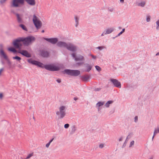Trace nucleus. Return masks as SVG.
I'll list each match as a JSON object with an SVG mask.
<instances>
[{
    "instance_id": "nucleus-36",
    "label": "nucleus",
    "mask_w": 159,
    "mask_h": 159,
    "mask_svg": "<svg viewBox=\"0 0 159 159\" xmlns=\"http://www.w3.org/2000/svg\"><path fill=\"white\" fill-rule=\"evenodd\" d=\"M134 140L132 141L130 143V144L129 145V147H131L133 145H134Z\"/></svg>"
},
{
    "instance_id": "nucleus-18",
    "label": "nucleus",
    "mask_w": 159,
    "mask_h": 159,
    "mask_svg": "<svg viewBox=\"0 0 159 159\" xmlns=\"http://www.w3.org/2000/svg\"><path fill=\"white\" fill-rule=\"evenodd\" d=\"M0 54L1 56L3 57L6 60L8 59V57L4 52L3 49H1L0 50Z\"/></svg>"
},
{
    "instance_id": "nucleus-28",
    "label": "nucleus",
    "mask_w": 159,
    "mask_h": 159,
    "mask_svg": "<svg viewBox=\"0 0 159 159\" xmlns=\"http://www.w3.org/2000/svg\"><path fill=\"white\" fill-rule=\"evenodd\" d=\"M95 67L96 70H98V72H100L101 70V68L99 66H95Z\"/></svg>"
},
{
    "instance_id": "nucleus-45",
    "label": "nucleus",
    "mask_w": 159,
    "mask_h": 159,
    "mask_svg": "<svg viewBox=\"0 0 159 159\" xmlns=\"http://www.w3.org/2000/svg\"><path fill=\"white\" fill-rule=\"evenodd\" d=\"M104 147V145L102 143H101V144H100L99 145V148H102Z\"/></svg>"
},
{
    "instance_id": "nucleus-26",
    "label": "nucleus",
    "mask_w": 159,
    "mask_h": 159,
    "mask_svg": "<svg viewBox=\"0 0 159 159\" xmlns=\"http://www.w3.org/2000/svg\"><path fill=\"white\" fill-rule=\"evenodd\" d=\"M145 4V2L144 1H143L140 3H138V6H140L141 7H144Z\"/></svg>"
},
{
    "instance_id": "nucleus-1",
    "label": "nucleus",
    "mask_w": 159,
    "mask_h": 159,
    "mask_svg": "<svg viewBox=\"0 0 159 159\" xmlns=\"http://www.w3.org/2000/svg\"><path fill=\"white\" fill-rule=\"evenodd\" d=\"M35 39V38L32 36H29L26 38L19 37L15 39L12 44L15 48L20 49L22 45L21 42H23L25 46H28Z\"/></svg>"
},
{
    "instance_id": "nucleus-9",
    "label": "nucleus",
    "mask_w": 159,
    "mask_h": 159,
    "mask_svg": "<svg viewBox=\"0 0 159 159\" xmlns=\"http://www.w3.org/2000/svg\"><path fill=\"white\" fill-rule=\"evenodd\" d=\"M69 51L75 52L77 51V47L71 43H69L66 48Z\"/></svg>"
},
{
    "instance_id": "nucleus-56",
    "label": "nucleus",
    "mask_w": 159,
    "mask_h": 159,
    "mask_svg": "<svg viewBox=\"0 0 159 159\" xmlns=\"http://www.w3.org/2000/svg\"><path fill=\"white\" fill-rule=\"evenodd\" d=\"M125 29L124 28L121 31V33H124L125 32Z\"/></svg>"
},
{
    "instance_id": "nucleus-6",
    "label": "nucleus",
    "mask_w": 159,
    "mask_h": 159,
    "mask_svg": "<svg viewBox=\"0 0 159 159\" xmlns=\"http://www.w3.org/2000/svg\"><path fill=\"white\" fill-rule=\"evenodd\" d=\"M28 62L32 65L36 66L42 68H45V65H44L43 63L37 61L33 60L32 58H30L28 60Z\"/></svg>"
},
{
    "instance_id": "nucleus-19",
    "label": "nucleus",
    "mask_w": 159,
    "mask_h": 159,
    "mask_svg": "<svg viewBox=\"0 0 159 159\" xmlns=\"http://www.w3.org/2000/svg\"><path fill=\"white\" fill-rule=\"evenodd\" d=\"M75 60L76 61H83L84 58L83 56L79 55L78 57L75 58Z\"/></svg>"
},
{
    "instance_id": "nucleus-7",
    "label": "nucleus",
    "mask_w": 159,
    "mask_h": 159,
    "mask_svg": "<svg viewBox=\"0 0 159 159\" xmlns=\"http://www.w3.org/2000/svg\"><path fill=\"white\" fill-rule=\"evenodd\" d=\"M28 62L32 65L36 66L42 68H45V65H44L43 63L37 61L33 60L32 58H30L28 60Z\"/></svg>"
},
{
    "instance_id": "nucleus-17",
    "label": "nucleus",
    "mask_w": 159,
    "mask_h": 159,
    "mask_svg": "<svg viewBox=\"0 0 159 159\" xmlns=\"http://www.w3.org/2000/svg\"><path fill=\"white\" fill-rule=\"evenodd\" d=\"M16 16L17 17V20L18 22L19 23H23V21L21 18L20 15L19 14H16Z\"/></svg>"
},
{
    "instance_id": "nucleus-24",
    "label": "nucleus",
    "mask_w": 159,
    "mask_h": 159,
    "mask_svg": "<svg viewBox=\"0 0 159 159\" xmlns=\"http://www.w3.org/2000/svg\"><path fill=\"white\" fill-rule=\"evenodd\" d=\"M8 49L9 51L12 52L14 53H15L16 52V50L13 48L12 47L9 48Z\"/></svg>"
},
{
    "instance_id": "nucleus-47",
    "label": "nucleus",
    "mask_w": 159,
    "mask_h": 159,
    "mask_svg": "<svg viewBox=\"0 0 159 159\" xmlns=\"http://www.w3.org/2000/svg\"><path fill=\"white\" fill-rule=\"evenodd\" d=\"M50 143L49 142H48V143L46 145V147H47V148H48L49 147L50 145Z\"/></svg>"
},
{
    "instance_id": "nucleus-15",
    "label": "nucleus",
    "mask_w": 159,
    "mask_h": 159,
    "mask_svg": "<svg viewBox=\"0 0 159 159\" xmlns=\"http://www.w3.org/2000/svg\"><path fill=\"white\" fill-rule=\"evenodd\" d=\"M84 65L85 66V68H86L85 71L87 72H89L91 70L93 67L92 66L90 65L88 63H85Z\"/></svg>"
},
{
    "instance_id": "nucleus-50",
    "label": "nucleus",
    "mask_w": 159,
    "mask_h": 159,
    "mask_svg": "<svg viewBox=\"0 0 159 159\" xmlns=\"http://www.w3.org/2000/svg\"><path fill=\"white\" fill-rule=\"evenodd\" d=\"M122 34V33H121V32H120V33H119L118 34V35L116 36L115 37H117L119 36H120L121 34Z\"/></svg>"
},
{
    "instance_id": "nucleus-29",
    "label": "nucleus",
    "mask_w": 159,
    "mask_h": 159,
    "mask_svg": "<svg viewBox=\"0 0 159 159\" xmlns=\"http://www.w3.org/2000/svg\"><path fill=\"white\" fill-rule=\"evenodd\" d=\"M159 133V128H157V129H155L154 132V134H155V135L157 133Z\"/></svg>"
},
{
    "instance_id": "nucleus-41",
    "label": "nucleus",
    "mask_w": 159,
    "mask_h": 159,
    "mask_svg": "<svg viewBox=\"0 0 159 159\" xmlns=\"http://www.w3.org/2000/svg\"><path fill=\"white\" fill-rule=\"evenodd\" d=\"M138 120V117L136 116L134 117V122L136 123L137 122Z\"/></svg>"
},
{
    "instance_id": "nucleus-32",
    "label": "nucleus",
    "mask_w": 159,
    "mask_h": 159,
    "mask_svg": "<svg viewBox=\"0 0 159 159\" xmlns=\"http://www.w3.org/2000/svg\"><path fill=\"white\" fill-rule=\"evenodd\" d=\"M33 155V153H31L30 154H29L26 157L25 159H27L30 158Z\"/></svg>"
},
{
    "instance_id": "nucleus-59",
    "label": "nucleus",
    "mask_w": 159,
    "mask_h": 159,
    "mask_svg": "<svg viewBox=\"0 0 159 159\" xmlns=\"http://www.w3.org/2000/svg\"><path fill=\"white\" fill-rule=\"evenodd\" d=\"M120 2L123 3L124 2V0H120Z\"/></svg>"
},
{
    "instance_id": "nucleus-53",
    "label": "nucleus",
    "mask_w": 159,
    "mask_h": 159,
    "mask_svg": "<svg viewBox=\"0 0 159 159\" xmlns=\"http://www.w3.org/2000/svg\"><path fill=\"white\" fill-rule=\"evenodd\" d=\"M106 34V31H104L103 32L102 34H101V36H103L105 34Z\"/></svg>"
},
{
    "instance_id": "nucleus-8",
    "label": "nucleus",
    "mask_w": 159,
    "mask_h": 159,
    "mask_svg": "<svg viewBox=\"0 0 159 159\" xmlns=\"http://www.w3.org/2000/svg\"><path fill=\"white\" fill-rule=\"evenodd\" d=\"M33 21L37 29H39L40 28L42 25V22L35 14L33 15Z\"/></svg>"
},
{
    "instance_id": "nucleus-37",
    "label": "nucleus",
    "mask_w": 159,
    "mask_h": 159,
    "mask_svg": "<svg viewBox=\"0 0 159 159\" xmlns=\"http://www.w3.org/2000/svg\"><path fill=\"white\" fill-rule=\"evenodd\" d=\"M150 16H147L146 20L147 22H149L150 21Z\"/></svg>"
},
{
    "instance_id": "nucleus-60",
    "label": "nucleus",
    "mask_w": 159,
    "mask_h": 159,
    "mask_svg": "<svg viewBox=\"0 0 159 159\" xmlns=\"http://www.w3.org/2000/svg\"><path fill=\"white\" fill-rule=\"evenodd\" d=\"M156 135L155 134H153V135L152 137V140H153V139H154V136H155V135Z\"/></svg>"
},
{
    "instance_id": "nucleus-16",
    "label": "nucleus",
    "mask_w": 159,
    "mask_h": 159,
    "mask_svg": "<svg viewBox=\"0 0 159 159\" xmlns=\"http://www.w3.org/2000/svg\"><path fill=\"white\" fill-rule=\"evenodd\" d=\"M81 80L84 81L88 82L90 78V76L88 75H85L81 76Z\"/></svg>"
},
{
    "instance_id": "nucleus-42",
    "label": "nucleus",
    "mask_w": 159,
    "mask_h": 159,
    "mask_svg": "<svg viewBox=\"0 0 159 159\" xmlns=\"http://www.w3.org/2000/svg\"><path fill=\"white\" fill-rule=\"evenodd\" d=\"M108 10L111 12H113L114 11V9L112 8H108Z\"/></svg>"
},
{
    "instance_id": "nucleus-63",
    "label": "nucleus",
    "mask_w": 159,
    "mask_h": 159,
    "mask_svg": "<svg viewBox=\"0 0 159 159\" xmlns=\"http://www.w3.org/2000/svg\"><path fill=\"white\" fill-rule=\"evenodd\" d=\"M21 66L20 65H19L18 66V67H20V68Z\"/></svg>"
},
{
    "instance_id": "nucleus-25",
    "label": "nucleus",
    "mask_w": 159,
    "mask_h": 159,
    "mask_svg": "<svg viewBox=\"0 0 159 159\" xmlns=\"http://www.w3.org/2000/svg\"><path fill=\"white\" fill-rule=\"evenodd\" d=\"M113 102V101H107L105 104V106L107 107H108L109 106L110 104L112 103Z\"/></svg>"
},
{
    "instance_id": "nucleus-4",
    "label": "nucleus",
    "mask_w": 159,
    "mask_h": 159,
    "mask_svg": "<svg viewBox=\"0 0 159 159\" xmlns=\"http://www.w3.org/2000/svg\"><path fill=\"white\" fill-rule=\"evenodd\" d=\"M45 69L49 71H55L60 70L61 67L59 66H56L53 64H51L45 65Z\"/></svg>"
},
{
    "instance_id": "nucleus-48",
    "label": "nucleus",
    "mask_w": 159,
    "mask_h": 159,
    "mask_svg": "<svg viewBox=\"0 0 159 159\" xmlns=\"http://www.w3.org/2000/svg\"><path fill=\"white\" fill-rule=\"evenodd\" d=\"M11 12L12 13H13L14 14H15L16 15V14H18L17 13H16L14 10H11Z\"/></svg>"
},
{
    "instance_id": "nucleus-22",
    "label": "nucleus",
    "mask_w": 159,
    "mask_h": 159,
    "mask_svg": "<svg viewBox=\"0 0 159 159\" xmlns=\"http://www.w3.org/2000/svg\"><path fill=\"white\" fill-rule=\"evenodd\" d=\"M19 26L20 27H21L23 30H24L25 31H28V30H27L26 27L25 26V25H24L23 24H21L19 25Z\"/></svg>"
},
{
    "instance_id": "nucleus-10",
    "label": "nucleus",
    "mask_w": 159,
    "mask_h": 159,
    "mask_svg": "<svg viewBox=\"0 0 159 159\" xmlns=\"http://www.w3.org/2000/svg\"><path fill=\"white\" fill-rule=\"evenodd\" d=\"M110 81L114 86L120 88L121 87L120 82L118 80L115 79H111Z\"/></svg>"
},
{
    "instance_id": "nucleus-12",
    "label": "nucleus",
    "mask_w": 159,
    "mask_h": 159,
    "mask_svg": "<svg viewBox=\"0 0 159 159\" xmlns=\"http://www.w3.org/2000/svg\"><path fill=\"white\" fill-rule=\"evenodd\" d=\"M42 38L52 44H55L57 43L58 41V38H47L43 37Z\"/></svg>"
},
{
    "instance_id": "nucleus-34",
    "label": "nucleus",
    "mask_w": 159,
    "mask_h": 159,
    "mask_svg": "<svg viewBox=\"0 0 159 159\" xmlns=\"http://www.w3.org/2000/svg\"><path fill=\"white\" fill-rule=\"evenodd\" d=\"M7 60V64L9 66V68H10L11 67V63L8 59Z\"/></svg>"
},
{
    "instance_id": "nucleus-31",
    "label": "nucleus",
    "mask_w": 159,
    "mask_h": 159,
    "mask_svg": "<svg viewBox=\"0 0 159 159\" xmlns=\"http://www.w3.org/2000/svg\"><path fill=\"white\" fill-rule=\"evenodd\" d=\"M83 63H84L83 62H77L76 63L75 65L76 66H79L82 65L83 64Z\"/></svg>"
},
{
    "instance_id": "nucleus-62",
    "label": "nucleus",
    "mask_w": 159,
    "mask_h": 159,
    "mask_svg": "<svg viewBox=\"0 0 159 159\" xmlns=\"http://www.w3.org/2000/svg\"><path fill=\"white\" fill-rule=\"evenodd\" d=\"M44 32V30H43L41 31V32L42 33H43Z\"/></svg>"
},
{
    "instance_id": "nucleus-3",
    "label": "nucleus",
    "mask_w": 159,
    "mask_h": 159,
    "mask_svg": "<svg viewBox=\"0 0 159 159\" xmlns=\"http://www.w3.org/2000/svg\"><path fill=\"white\" fill-rule=\"evenodd\" d=\"M64 74L73 76H77L80 74V71L78 70L65 69L64 70Z\"/></svg>"
},
{
    "instance_id": "nucleus-46",
    "label": "nucleus",
    "mask_w": 159,
    "mask_h": 159,
    "mask_svg": "<svg viewBox=\"0 0 159 159\" xmlns=\"http://www.w3.org/2000/svg\"><path fill=\"white\" fill-rule=\"evenodd\" d=\"M3 94L2 93H0V98L2 99L3 97Z\"/></svg>"
},
{
    "instance_id": "nucleus-58",
    "label": "nucleus",
    "mask_w": 159,
    "mask_h": 159,
    "mask_svg": "<svg viewBox=\"0 0 159 159\" xmlns=\"http://www.w3.org/2000/svg\"><path fill=\"white\" fill-rule=\"evenodd\" d=\"M122 137H121L119 139V141H120L122 140Z\"/></svg>"
},
{
    "instance_id": "nucleus-11",
    "label": "nucleus",
    "mask_w": 159,
    "mask_h": 159,
    "mask_svg": "<svg viewBox=\"0 0 159 159\" xmlns=\"http://www.w3.org/2000/svg\"><path fill=\"white\" fill-rule=\"evenodd\" d=\"M21 48L18 49L19 51L18 52L21 54L23 56L27 57H31V55L27 50H21Z\"/></svg>"
},
{
    "instance_id": "nucleus-23",
    "label": "nucleus",
    "mask_w": 159,
    "mask_h": 159,
    "mask_svg": "<svg viewBox=\"0 0 159 159\" xmlns=\"http://www.w3.org/2000/svg\"><path fill=\"white\" fill-rule=\"evenodd\" d=\"M113 31V29L112 28H108L107 30L106 34H109L111 33Z\"/></svg>"
},
{
    "instance_id": "nucleus-44",
    "label": "nucleus",
    "mask_w": 159,
    "mask_h": 159,
    "mask_svg": "<svg viewBox=\"0 0 159 159\" xmlns=\"http://www.w3.org/2000/svg\"><path fill=\"white\" fill-rule=\"evenodd\" d=\"M101 89V88H95L94 90L95 91H100V90Z\"/></svg>"
},
{
    "instance_id": "nucleus-13",
    "label": "nucleus",
    "mask_w": 159,
    "mask_h": 159,
    "mask_svg": "<svg viewBox=\"0 0 159 159\" xmlns=\"http://www.w3.org/2000/svg\"><path fill=\"white\" fill-rule=\"evenodd\" d=\"M39 54L41 56L43 57H48L50 54L49 52L44 50H41L39 51Z\"/></svg>"
},
{
    "instance_id": "nucleus-30",
    "label": "nucleus",
    "mask_w": 159,
    "mask_h": 159,
    "mask_svg": "<svg viewBox=\"0 0 159 159\" xmlns=\"http://www.w3.org/2000/svg\"><path fill=\"white\" fill-rule=\"evenodd\" d=\"M76 130V128L75 126V125L73 126L72 127V132L73 133H74Z\"/></svg>"
},
{
    "instance_id": "nucleus-39",
    "label": "nucleus",
    "mask_w": 159,
    "mask_h": 159,
    "mask_svg": "<svg viewBox=\"0 0 159 159\" xmlns=\"http://www.w3.org/2000/svg\"><path fill=\"white\" fill-rule=\"evenodd\" d=\"M104 48V46H99L98 47L96 48L100 50H102V49L103 48Z\"/></svg>"
},
{
    "instance_id": "nucleus-20",
    "label": "nucleus",
    "mask_w": 159,
    "mask_h": 159,
    "mask_svg": "<svg viewBox=\"0 0 159 159\" xmlns=\"http://www.w3.org/2000/svg\"><path fill=\"white\" fill-rule=\"evenodd\" d=\"M75 21L76 23V24L75 25V26L76 27H77L79 24V19L77 16H75Z\"/></svg>"
},
{
    "instance_id": "nucleus-35",
    "label": "nucleus",
    "mask_w": 159,
    "mask_h": 159,
    "mask_svg": "<svg viewBox=\"0 0 159 159\" xmlns=\"http://www.w3.org/2000/svg\"><path fill=\"white\" fill-rule=\"evenodd\" d=\"M7 0H0V4L1 5L3 4V3H5Z\"/></svg>"
},
{
    "instance_id": "nucleus-54",
    "label": "nucleus",
    "mask_w": 159,
    "mask_h": 159,
    "mask_svg": "<svg viewBox=\"0 0 159 159\" xmlns=\"http://www.w3.org/2000/svg\"><path fill=\"white\" fill-rule=\"evenodd\" d=\"M91 56L93 59H95L96 58V56H94L93 55H91Z\"/></svg>"
},
{
    "instance_id": "nucleus-5",
    "label": "nucleus",
    "mask_w": 159,
    "mask_h": 159,
    "mask_svg": "<svg viewBox=\"0 0 159 159\" xmlns=\"http://www.w3.org/2000/svg\"><path fill=\"white\" fill-rule=\"evenodd\" d=\"M66 107L64 106H61L59 108V111H57L56 112V114L57 115L60 116H59V119H62L66 116Z\"/></svg>"
},
{
    "instance_id": "nucleus-2",
    "label": "nucleus",
    "mask_w": 159,
    "mask_h": 159,
    "mask_svg": "<svg viewBox=\"0 0 159 159\" xmlns=\"http://www.w3.org/2000/svg\"><path fill=\"white\" fill-rule=\"evenodd\" d=\"M25 1L29 5L33 6L35 4V0H12L11 7H18L24 5Z\"/></svg>"
},
{
    "instance_id": "nucleus-43",
    "label": "nucleus",
    "mask_w": 159,
    "mask_h": 159,
    "mask_svg": "<svg viewBox=\"0 0 159 159\" xmlns=\"http://www.w3.org/2000/svg\"><path fill=\"white\" fill-rule=\"evenodd\" d=\"M127 142L126 140L125 141V142L124 143L123 145L122 146V148H123L125 147L126 146V144Z\"/></svg>"
},
{
    "instance_id": "nucleus-33",
    "label": "nucleus",
    "mask_w": 159,
    "mask_h": 159,
    "mask_svg": "<svg viewBox=\"0 0 159 159\" xmlns=\"http://www.w3.org/2000/svg\"><path fill=\"white\" fill-rule=\"evenodd\" d=\"M156 23L157 25L156 29L158 30H159V20L156 21Z\"/></svg>"
},
{
    "instance_id": "nucleus-14",
    "label": "nucleus",
    "mask_w": 159,
    "mask_h": 159,
    "mask_svg": "<svg viewBox=\"0 0 159 159\" xmlns=\"http://www.w3.org/2000/svg\"><path fill=\"white\" fill-rule=\"evenodd\" d=\"M68 44L65 42L59 41L57 43V45L60 47H64L66 48Z\"/></svg>"
},
{
    "instance_id": "nucleus-52",
    "label": "nucleus",
    "mask_w": 159,
    "mask_h": 159,
    "mask_svg": "<svg viewBox=\"0 0 159 159\" xmlns=\"http://www.w3.org/2000/svg\"><path fill=\"white\" fill-rule=\"evenodd\" d=\"M54 138H53L52 139H51L50 141H49V142L50 143L52 142V141L54 140Z\"/></svg>"
},
{
    "instance_id": "nucleus-21",
    "label": "nucleus",
    "mask_w": 159,
    "mask_h": 159,
    "mask_svg": "<svg viewBox=\"0 0 159 159\" xmlns=\"http://www.w3.org/2000/svg\"><path fill=\"white\" fill-rule=\"evenodd\" d=\"M104 103V102H98L96 104V106L98 107V109H99V107L102 106Z\"/></svg>"
},
{
    "instance_id": "nucleus-40",
    "label": "nucleus",
    "mask_w": 159,
    "mask_h": 159,
    "mask_svg": "<svg viewBox=\"0 0 159 159\" xmlns=\"http://www.w3.org/2000/svg\"><path fill=\"white\" fill-rule=\"evenodd\" d=\"M71 56H72V57L74 58L75 59V57H76V55H75V53H72L71 54Z\"/></svg>"
},
{
    "instance_id": "nucleus-38",
    "label": "nucleus",
    "mask_w": 159,
    "mask_h": 159,
    "mask_svg": "<svg viewBox=\"0 0 159 159\" xmlns=\"http://www.w3.org/2000/svg\"><path fill=\"white\" fill-rule=\"evenodd\" d=\"M69 126V125L68 124H66L64 125V128L65 129H67Z\"/></svg>"
},
{
    "instance_id": "nucleus-57",
    "label": "nucleus",
    "mask_w": 159,
    "mask_h": 159,
    "mask_svg": "<svg viewBox=\"0 0 159 159\" xmlns=\"http://www.w3.org/2000/svg\"><path fill=\"white\" fill-rule=\"evenodd\" d=\"M74 99L75 100V101H76L78 99V98H77V97H75L74 98Z\"/></svg>"
},
{
    "instance_id": "nucleus-27",
    "label": "nucleus",
    "mask_w": 159,
    "mask_h": 159,
    "mask_svg": "<svg viewBox=\"0 0 159 159\" xmlns=\"http://www.w3.org/2000/svg\"><path fill=\"white\" fill-rule=\"evenodd\" d=\"M13 58L14 59L17 60L18 61H20L21 59V57L17 56H16L15 57H13Z\"/></svg>"
},
{
    "instance_id": "nucleus-61",
    "label": "nucleus",
    "mask_w": 159,
    "mask_h": 159,
    "mask_svg": "<svg viewBox=\"0 0 159 159\" xmlns=\"http://www.w3.org/2000/svg\"><path fill=\"white\" fill-rule=\"evenodd\" d=\"M159 55V52H157L156 54V56H158Z\"/></svg>"
},
{
    "instance_id": "nucleus-49",
    "label": "nucleus",
    "mask_w": 159,
    "mask_h": 159,
    "mask_svg": "<svg viewBox=\"0 0 159 159\" xmlns=\"http://www.w3.org/2000/svg\"><path fill=\"white\" fill-rule=\"evenodd\" d=\"M56 81L58 83H60L61 82V80L60 79H57L56 80Z\"/></svg>"
},
{
    "instance_id": "nucleus-64",
    "label": "nucleus",
    "mask_w": 159,
    "mask_h": 159,
    "mask_svg": "<svg viewBox=\"0 0 159 159\" xmlns=\"http://www.w3.org/2000/svg\"><path fill=\"white\" fill-rule=\"evenodd\" d=\"M129 135H128V136H127V137L126 138V141L127 140V139H128V137H129Z\"/></svg>"
},
{
    "instance_id": "nucleus-51",
    "label": "nucleus",
    "mask_w": 159,
    "mask_h": 159,
    "mask_svg": "<svg viewBox=\"0 0 159 159\" xmlns=\"http://www.w3.org/2000/svg\"><path fill=\"white\" fill-rule=\"evenodd\" d=\"M4 68H2L1 69H0V75L1 74V73L2 71L3 70Z\"/></svg>"
},
{
    "instance_id": "nucleus-55",
    "label": "nucleus",
    "mask_w": 159,
    "mask_h": 159,
    "mask_svg": "<svg viewBox=\"0 0 159 159\" xmlns=\"http://www.w3.org/2000/svg\"><path fill=\"white\" fill-rule=\"evenodd\" d=\"M0 47L1 48V49H3V45L2 44H0Z\"/></svg>"
}]
</instances>
